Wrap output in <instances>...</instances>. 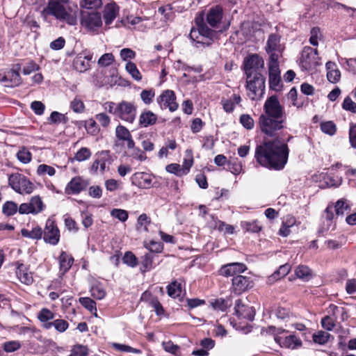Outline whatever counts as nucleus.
<instances>
[{"label":"nucleus","instance_id":"obj_1","mask_svg":"<svg viewBox=\"0 0 356 356\" xmlns=\"http://www.w3.org/2000/svg\"><path fill=\"white\" fill-rule=\"evenodd\" d=\"M288 157V145L277 138L264 142L257 146L255 151V158L260 165L277 170L284 167Z\"/></svg>","mask_w":356,"mask_h":356},{"label":"nucleus","instance_id":"obj_2","mask_svg":"<svg viewBox=\"0 0 356 356\" xmlns=\"http://www.w3.org/2000/svg\"><path fill=\"white\" fill-rule=\"evenodd\" d=\"M264 113L259 118L261 131L270 137H276L284 127L285 112L275 95L268 97L264 105Z\"/></svg>","mask_w":356,"mask_h":356},{"label":"nucleus","instance_id":"obj_3","mask_svg":"<svg viewBox=\"0 0 356 356\" xmlns=\"http://www.w3.org/2000/svg\"><path fill=\"white\" fill-rule=\"evenodd\" d=\"M42 13L47 15H53L58 19L65 21L70 25L76 24V17L68 13L63 4L56 0H50Z\"/></svg>","mask_w":356,"mask_h":356},{"label":"nucleus","instance_id":"obj_4","mask_svg":"<svg viewBox=\"0 0 356 356\" xmlns=\"http://www.w3.org/2000/svg\"><path fill=\"white\" fill-rule=\"evenodd\" d=\"M196 24L198 28L192 29L189 34L191 40L197 43L209 45L218 38V33L209 29L203 22H199L197 19Z\"/></svg>","mask_w":356,"mask_h":356},{"label":"nucleus","instance_id":"obj_5","mask_svg":"<svg viewBox=\"0 0 356 356\" xmlns=\"http://www.w3.org/2000/svg\"><path fill=\"white\" fill-rule=\"evenodd\" d=\"M246 88L249 90L248 96L251 99L261 98L265 90V78L261 73L247 76Z\"/></svg>","mask_w":356,"mask_h":356},{"label":"nucleus","instance_id":"obj_6","mask_svg":"<svg viewBox=\"0 0 356 356\" xmlns=\"http://www.w3.org/2000/svg\"><path fill=\"white\" fill-rule=\"evenodd\" d=\"M8 184L12 188L20 194H30L33 191V184L23 175L15 173L10 175Z\"/></svg>","mask_w":356,"mask_h":356},{"label":"nucleus","instance_id":"obj_7","mask_svg":"<svg viewBox=\"0 0 356 356\" xmlns=\"http://www.w3.org/2000/svg\"><path fill=\"white\" fill-rule=\"evenodd\" d=\"M300 64L302 67L307 71L316 69L320 65V58L317 49L305 47L302 51Z\"/></svg>","mask_w":356,"mask_h":356},{"label":"nucleus","instance_id":"obj_8","mask_svg":"<svg viewBox=\"0 0 356 356\" xmlns=\"http://www.w3.org/2000/svg\"><path fill=\"white\" fill-rule=\"evenodd\" d=\"M264 61L258 54H253L247 56L243 61V70L245 75H254L256 73H261L264 68Z\"/></svg>","mask_w":356,"mask_h":356},{"label":"nucleus","instance_id":"obj_9","mask_svg":"<svg viewBox=\"0 0 356 356\" xmlns=\"http://www.w3.org/2000/svg\"><path fill=\"white\" fill-rule=\"evenodd\" d=\"M328 309V312L330 315L326 316L322 318L321 325L324 329L330 331L335 325V320L334 318L337 319L340 314L341 319L344 320L345 317L347 316V314L344 308L339 307L334 305H330Z\"/></svg>","mask_w":356,"mask_h":356},{"label":"nucleus","instance_id":"obj_10","mask_svg":"<svg viewBox=\"0 0 356 356\" xmlns=\"http://www.w3.org/2000/svg\"><path fill=\"white\" fill-rule=\"evenodd\" d=\"M136 115V106L131 102L122 101L117 104V117L122 120L132 123Z\"/></svg>","mask_w":356,"mask_h":356},{"label":"nucleus","instance_id":"obj_11","mask_svg":"<svg viewBox=\"0 0 356 356\" xmlns=\"http://www.w3.org/2000/svg\"><path fill=\"white\" fill-rule=\"evenodd\" d=\"M44 204L40 196L35 195L31 198L29 203L21 204L19 207L20 214H38L44 209Z\"/></svg>","mask_w":356,"mask_h":356},{"label":"nucleus","instance_id":"obj_12","mask_svg":"<svg viewBox=\"0 0 356 356\" xmlns=\"http://www.w3.org/2000/svg\"><path fill=\"white\" fill-rule=\"evenodd\" d=\"M44 240L45 242L56 245L59 241L60 232L54 220L48 219L44 231Z\"/></svg>","mask_w":356,"mask_h":356},{"label":"nucleus","instance_id":"obj_13","mask_svg":"<svg viewBox=\"0 0 356 356\" xmlns=\"http://www.w3.org/2000/svg\"><path fill=\"white\" fill-rule=\"evenodd\" d=\"M157 102L162 109L168 108L171 112H173L178 108L176 96L172 90H164L158 97Z\"/></svg>","mask_w":356,"mask_h":356},{"label":"nucleus","instance_id":"obj_14","mask_svg":"<svg viewBox=\"0 0 356 356\" xmlns=\"http://www.w3.org/2000/svg\"><path fill=\"white\" fill-rule=\"evenodd\" d=\"M81 24L88 31H95L102 26V21L100 13H91L82 15Z\"/></svg>","mask_w":356,"mask_h":356},{"label":"nucleus","instance_id":"obj_15","mask_svg":"<svg viewBox=\"0 0 356 356\" xmlns=\"http://www.w3.org/2000/svg\"><path fill=\"white\" fill-rule=\"evenodd\" d=\"M275 341L282 348L295 349L302 346V341L297 335H274Z\"/></svg>","mask_w":356,"mask_h":356},{"label":"nucleus","instance_id":"obj_16","mask_svg":"<svg viewBox=\"0 0 356 356\" xmlns=\"http://www.w3.org/2000/svg\"><path fill=\"white\" fill-rule=\"evenodd\" d=\"M88 185L87 181L80 177H75L66 186L65 193L67 195L78 194L84 190Z\"/></svg>","mask_w":356,"mask_h":356},{"label":"nucleus","instance_id":"obj_17","mask_svg":"<svg viewBox=\"0 0 356 356\" xmlns=\"http://www.w3.org/2000/svg\"><path fill=\"white\" fill-rule=\"evenodd\" d=\"M246 270L247 267L243 263H230L222 266L220 273L225 277L234 276V277Z\"/></svg>","mask_w":356,"mask_h":356},{"label":"nucleus","instance_id":"obj_18","mask_svg":"<svg viewBox=\"0 0 356 356\" xmlns=\"http://www.w3.org/2000/svg\"><path fill=\"white\" fill-rule=\"evenodd\" d=\"M234 312L238 317L249 320H252L255 315L253 307L243 304L240 299L235 302Z\"/></svg>","mask_w":356,"mask_h":356},{"label":"nucleus","instance_id":"obj_19","mask_svg":"<svg viewBox=\"0 0 356 356\" xmlns=\"http://www.w3.org/2000/svg\"><path fill=\"white\" fill-rule=\"evenodd\" d=\"M223 16L222 7L216 6L209 9L207 15V23L213 28H218Z\"/></svg>","mask_w":356,"mask_h":356},{"label":"nucleus","instance_id":"obj_20","mask_svg":"<svg viewBox=\"0 0 356 356\" xmlns=\"http://www.w3.org/2000/svg\"><path fill=\"white\" fill-rule=\"evenodd\" d=\"M251 284L252 282L250 278L243 275H238L232 279L233 289L237 294H241L246 291L249 287H251Z\"/></svg>","mask_w":356,"mask_h":356},{"label":"nucleus","instance_id":"obj_21","mask_svg":"<svg viewBox=\"0 0 356 356\" xmlns=\"http://www.w3.org/2000/svg\"><path fill=\"white\" fill-rule=\"evenodd\" d=\"M119 12V7L115 2L106 4L103 10L105 24L108 25L115 19Z\"/></svg>","mask_w":356,"mask_h":356},{"label":"nucleus","instance_id":"obj_22","mask_svg":"<svg viewBox=\"0 0 356 356\" xmlns=\"http://www.w3.org/2000/svg\"><path fill=\"white\" fill-rule=\"evenodd\" d=\"M16 274L19 280L26 285H30L33 282L32 273L29 270L28 267L22 263H17Z\"/></svg>","mask_w":356,"mask_h":356},{"label":"nucleus","instance_id":"obj_23","mask_svg":"<svg viewBox=\"0 0 356 356\" xmlns=\"http://www.w3.org/2000/svg\"><path fill=\"white\" fill-rule=\"evenodd\" d=\"M115 136L120 140L127 142V147L133 149L135 145L129 131L122 125H118L115 129Z\"/></svg>","mask_w":356,"mask_h":356},{"label":"nucleus","instance_id":"obj_24","mask_svg":"<svg viewBox=\"0 0 356 356\" xmlns=\"http://www.w3.org/2000/svg\"><path fill=\"white\" fill-rule=\"evenodd\" d=\"M268 72L270 88L275 91L280 90L282 84L280 69H275V67H273L272 69H268Z\"/></svg>","mask_w":356,"mask_h":356},{"label":"nucleus","instance_id":"obj_25","mask_svg":"<svg viewBox=\"0 0 356 356\" xmlns=\"http://www.w3.org/2000/svg\"><path fill=\"white\" fill-rule=\"evenodd\" d=\"M91 58V56H76L73 60V66L74 69L80 72L86 71L90 67L89 61Z\"/></svg>","mask_w":356,"mask_h":356},{"label":"nucleus","instance_id":"obj_26","mask_svg":"<svg viewBox=\"0 0 356 356\" xmlns=\"http://www.w3.org/2000/svg\"><path fill=\"white\" fill-rule=\"evenodd\" d=\"M241 101L240 95L234 94L230 99H223L221 101L223 109L227 113L232 112L235 104H238Z\"/></svg>","mask_w":356,"mask_h":356},{"label":"nucleus","instance_id":"obj_27","mask_svg":"<svg viewBox=\"0 0 356 356\" xmlns=\"http://www.w3.org/2000/svg\"><path fill=\"white\" fill-rule=\"evenodd\" d=\"M280 42V37L278 35L274 33L270 34L266 47V51H281Z\"/></svg>","mask_w":356,"mask_h":356},{"label":"nucleus","instance_id":"obj_28","mask_svg":"<svg viewBox=\"0 0 356 356\" xmlns=\"http://www.w3.org/2000/svg\"><path fill=\"white\" fill-rule=\"evenodd\" d=\"M73 258L65 252H63L59 257L60 268L63 273H65L73 264Z\"/></svg>","mask_w":356,"mask_h":356},{"label":"nucleus","instance_id":"obj_29","mask_svg":"<svg viewBox=\"0 0 356 356\" xmlns=\"http://www.w3.org/2000/svg\"><path fill=\"white\" fill-rule=\"evenodd\" d=\"M157 120V116L152 111L143 112L140 116V123L144 127L154 124Z\"/></svg>","mask_w":356,"mask_h":356},{"label":"nucleus","instance_id":"obj_30","mask_svg":"<svg viewBox=\"0 0 356 356\" xmlns=\"http://www.w3.org/2000/svg\"><path fill=\"white\" fill-rule=\"evenodd\" d=\"M68 323L63 319H56L54 320L53 322L44 324V327L49 329L51 327H54L56 330L59 332H65L68 327Z\"/></svg>","mask_w":356,"mask_h":356},{"label":"nucleus","instance_id":"obj_31","mask_svg":"<svg viewBox=\"0 0 356 356\" xmlns=\"http://www.w3.org/2000/svg\"><path fill=\"white\" fill-rule=\"evenodd\" d=\"M19 69L20 67H18L17 70H12L5 75L3 79L6 81L10 79V86H16L21 83V77L17 71Z\"/></svg>","mask_w":356,"mask_h":356},{"label":"nucleus","instance_id":"obj_32","mask_svg":"<svg viewBox=\"0 0 356 356\" xmlns=\"http://www.w3.org/2000/svg\"><path fill=\"white\" fill-rule=\"evenodd\" d=\"M21 233L23 236L32 239H40L42 236V230L40 227H35L31 231L22 229Z\"/></svg>","mask_w":356,"mask_h":356},{"label":"nucleus","instance_id":"obj_33","mask_svg":"<svg viewBox=\"0 0 356 356\" xmlns=\"http://www.w3.org/2000/svg\"><path fill=\"white\" fill-rule=\"evenodd\" d=\"M168 295L173 298L179 297L181 292V285L177 281L171 282L167 287Z\"/></svg>","mask_w":356,"mask_h":356},{"label":"nucleus","instance_id":"obj_34","mask_svg":"<svg viewBox=\"0 0 356 356\" xmlns=\"http://www.w3.org/2000/svg\"><path fill=\"white\" fill-rule=\"evenodd\" d=\"M193 165V152L191 149H187L186 151V156L183 161L182 165H181V168H182L184 173L186 175L188 172L190 168Z\"/></svg>","mask_w":356,"mask_h":356},{"label":"nucleus","instance_id":"obj_35","mask_svg":"<svg viewBox=\"0 0 356 356\" xmlns=\"http://www.w3.org/2000/svg\"><path fill=\"white\" fill-rule=\"evenodd\" d=\"M102 0H79V5L85 9H98L102 7Z\"/></svg>","mask_w":356,"mask_h":356},{"label":"nucleus","instance_id":"obj_36","mask_svg":"<svg viewBox=\"0 0 356 356\" xmlns=\"http://www.w3.org/2000/svg\"><path fill=\"white\" fill-rule=\"evenodd\" d=\"M158 13L163 16V20L166 22L172 21L175 17V13L170 5L161 6L158 9Z\"/></svg>","mask_w":356,"mask_h":356},{"label":"nucleus","instance_id":"obj_37","mask_svg":"<svg viewBox=\"0 0 356 356\" xmlns=\"http://www.w3.org/2000/svg\"><path fill=\"white\" fill-rule=\"evenodd\" d=\"M154 255L152 252L145 254L142 257V272L149 271L152 268Z\"/></svg>","mask_w":356,"mask_h":356},{"label":"nucleus","instance_id":"obj_38","mask_svg":"<svg viewBox=\"0 0 356 356\" xmlns=\"http://www.w3.org/2000/svg\"><path fill=\"white\" fill-rule=\"evenodd\" d=\"M122 261L125 264L131 268L136 267L138 264L137 257L131 251H127L124 253Z\"/></svg>","mask_w":356,"mask_h":356},{"label":"nucleus","instance_id":"obj_39","mask_svg":"<svg viewBox=\"0 0 356 356\" xmlns=\"http://www.w3.org/2000/svg\"><path fill=\"white\" fill-rule=\"evenodd\" d=\"M114 60L115 58L113 54L106 53L99 58L97 64L99 67H106L111 65Z\"/></svg>","mask_w":356,"mask_h":356},{"label":"nucleus","instance_id":"obj_40","mask_svg":"<svg viewBox=\"0 0 356 356\" xmlns=\"http://www.w3.org/2000/svg\"><path fill=\"white\" fill-rule=\"evenodd\" d=\"M296 276L302 280H308L311 277V270L308 266L300 265L295 270Z\"/></svg>","mask_w":356,"mask_h":356},{"label":"nucleus","instance_id":"obj_41","mask_svg":"<svg viewBox=\"0 0 356 356\" xmlns=\"http://www.w3.org/2000/svg\"><path fill=\"white\" fill-rule=\"evenodd\" d=\"M17 210L19 211L17 204L12 201L5 202L2 208L3 213L7 216L14 215L17 213Z\"/></svg>","mask_w":356,"mask_h":356},{"label":"nucleus","instance_id":"obj_42","mask_svg":"<svg viewBox=\"0 0 356 356\" xmlns=\"http://www.w3.org/2000/svg\"><path fill=\"white\" fill-rule=\"evenodd\" d=\"M321 131L330 136H333L337 131V127L332 121L324 122L321 124Z\"/></svg>","mask_w":356,"mask_h":356},{"label":"nucleus","instance_id":"obj_43","mask_svg":"<svg viewBox=\"0 0 356 356\" xmlns=\"http://www.w3.org/2000/svg\"><path fill=\"white\" fill-rule=\"evenodd\" d=\"M126 70L131 75L133 79L136 81L141 80L142 76L134 63L128 62L126 65Z\"/></svg>","mask_w":356,"mask_h":356},{"label":"nucleus","instance_id":"obj_44","mask_svg":"<svg viewBox=\"0 0 356 356\" xmlns=\"http://www.w3.org/2000/svg\"><path fill=\"white\" fill-rule=\"evenodd\" d=\"M54 313L47 308H42L38 314V318L44 324L49 323L48 321L53 319Z\"/></svg>","mask_w":356,"mask_h":356},{"label":"nucleus","instance_id":"obj_45","mask_svg":"<svg viewBox=\"0 0 356 356\" xmlns=\"http://www.w3.org/2000/svg\"><path fill=\"white\" fill-rule=\"evenodd\" d=\"M291 270V266L288 264L282 265L279 269L275 272L271 277L274 280H279L281 277H285Z\"/></svg>","mask_w":356,"mask_h":356},{"label":"nucleus","instance_id":"obj_46","mask_svg":"<svg viewBox=\"0 0 356 356\" xmlns=\"http://www.w3.org/2000/svg\"><path fill=\"white\" fill-rule=\"evenodd\" d=\"M111 346L113 348H115V350L120 351V352L133 353L135 354H140L141 353L140 350L132 348L127 345L120 344V343H113Z\"/></svg>","mask_w":356,"mask_h":356},{"label":"nucleus","instance_id":"obj_47","mask_svg":"<svg viewBox=\"0 0 356 356\" xmlns=\"http://www.w3.org/2000/svg\"><path fill=\"white\" fill-rule=\"evenodd\" d=\"M49 121L51 123L58 124V123H63L65 124L67 122V118L57 111H54L51 113Z\"/></svg>","mask_w":356,"mask_h":356},{"label":"nucleus","instance_id":"obj_48","mask_svg":"<svg viewBox=\"0 0 356 356\" xmlns=\"http://www.w3.org/2000/svg\"><path fill=\"white\" fill-rule=\"evenodd\" d=\"M70 107L73 110L74 112L77 113H81L85 110V106L83 101L78 98L75 97L70 103Z\"/></svg>","mask_w":356,"mask_h":356},{"label":"nucleus","instance_id":"obj_49","mask_svg":"<svg viewBox=\"0 0 356 356\" xmlns=\"http://www.w3.org/2000/svg\"><path fill=\"white\" fill-rule=\"evenodd\" d=\"M91 296L97 299L101 300L104 298L106 292L99 284L93 285L90 289Z\"/></svg>","mask_w":356,"mask_h":356},{"label":"nucleus","instance_id":"obj_50","mask_svg":"<svg viewBox=\"0 0 356 356\" xmlns=\"http://www.w3.org/2000/svg\"><path fill=\"white\" fill-rule=\"evenodd\" d=\"M280 51H267V53L270 55L268 69H272L273 67H275V69H279L278 60L280 58Z\"/></svg>","mask_w":356,"mask_h":356},{"label":"nucleus","instance_id":"obj_51","mask_svg":"<svg viewBox=\"0 0 356 356\" xmlns=\"http://www.w3.org/2000/svg\"><path fill=\"white\" fill-rule=\"evenodd\" d=\"M111 215L121 222H125L129 216L128 212L126 210L120 209H113L111 211Z\"/></svg>","mask_w":356,"mask_h":356},{"label":"nucleus","instance_id":"obj_52","mask_svg":"<svg viewBox=\"0 0 356 356\" xmlns=\"http://www.w3.org/2000/svg\"><path fill=\"white\" fill-rule=\"evenodd\" d=\"M79 302L91 312L97 311L96 302L90 298H80Z\"/></svg>","mask_w":356,"mask_h":356},{"label":"nucleus","instance_id":"obj_53","mask_svg":"<svg viewBox=\"0 0 356 356\" xmlns=\"http://www.w3.org/2000/svg\"><path fill=\"white\" fill-rule=\"evenodd\" d=\"M91 156L90 150L87 147H81L75 154L74 159L78 161L87 160Z\"/></svg>","mask_w":356,"mask_h":356},{"label":"nucleus","instance_id":"obj_54","mask_svg":"<svg viewBox=\"0 0 356 356\" xmlns=\"http://www.w3.org/2000/svg\"><path fill=\"white\" fill-rule=\"evenodd\" d=\"M88 348L85 346L76 345L74 346L68 356H87Z\"/></svg>","mask_w":356,"mask_h":356},{"label":"nucleus","instance_id":"obj_55","mask_svg":"<svg viewBox=\"0 0 356 356\" xmlns=\"http://www.w3.org/2000/svg\"><path fill=\"white\" fill-rule=\"evenodd\" d=\"M17 159L23 163H28L31 160V154L26 149L23 147L17 154Z\"/></svg>","mask_w":356,"mask_h":356},{"label":"nucleus","instance_id":"obj_56","mask_svg":"<svg viewBox=\"0 0 356 356\" xmlns=\"http://www.w3.org/2000/svg\"><path fill=\"white\" fill-rule=\"evenodd\" d=\"M37 173L40 175L47 174L49 176H53L56 173L54 168L45 164H41L38 167Z\"/></svg>","mask_w":356,"mask_h":356},{"label":"nucleus","instance_id":"obj_57","mask_svg":"<svg viewBox=\"0 0 356 356\" xmlns=\"http://www.w3.org/2000/svg\"><path fill=\"white\" fill-rule=\"evenodd\" d=\"M242 227L248 232H258L261 229V227L259 225L258 222H244Z\"/></svg>","mask_w":356,"mask_h":356},{"label":"nucleus","instance_id":"obj_58","mask_svg":"<svg viewBox=\"0 0 356 356\" xmlns=\"http://www.w3.org/2000/svg\"><path fill=\"white\" fill-rule=\"evenodd\" d=\"M21 347L18 341H10L3 343V350L7 353H13Z\"/></svg>","mask_w":356,"mask_h":356},{"label":"nucleus","instance_id":"obj_59","mask_svg":"<svg viewBox=\"0 0 356 356\" xmlns=\"http://www.w3.org/2000/svg\"><path fill=\"white\" fill-rule=\"evenodd\" d=\"M342 108L348 111L356 113V103L350 97H346L342 103Z\"/></svg>","mask_w":356,"mask_h":356},{"label":"nucleus","instance_id":"obj_60","mask_svg":"<svg viewBox=\"0 0 356 356\" xmlns=\"http://www.w3.org/2000/svg\"><path fill=\"white\" fill-rule=\"evenodd\" d=\"M288 98L292 101L293 106L298 108L302 106L303 102L298 101L297 90L295 88L290 90L288 93Z\"/></svg>","mask_w":356,"mask_h":356},{"label":"nucleus","instance_id":"obj_61","mask_svg":"<svg viewBox=\"0 0 356 356\" xmlns=\"http://www.w3.org/2000/svg\"><path fill=\"white\" fill-rule=\"evenodd\" d=\"M165 170L167 172L173 173L177 176H182L183 175H185L182 168H181V165L177 163H171L165 167Z\"/></svg>","mask_w":356,"mask_h":356},{"label":"nucleus","instance_id":"obj_62","mask_svg":"<svg viewBox=\"0 0 356 356\" xmlns=\"http://www.w3.org/2000/svg\"><path fill=\"white\" fill-rule=\"evenodd\" d=\"M337 216H343L345 211L348 209V204L343 200H338L334 206Z\"/></svg>","mask_w":356,"mask_h":356},{"label":"nucleus","instance_id":"obj_63","mask_svg":"<svg viewBox=\"0 0 356 356\" xmlns=\"http://www.w3.org/2000/svg\"><path fill=\"white\" fill-rule=\"evenodd\" d=\"M149 304L154 309L158 316L163 314L164 309L163 306L156 298H152Z\"/></svg>","mask_w":356,"mask_h":356},{"label":"nucleus","instance_id":"obj_64","mask_svg":"<svg viewBox=\"0 0 356 356\" xmlns=\"http://www.w3.org/2000/svg\"><path fill=\"white\" fill-rule=\"evenodd\" d=\"M154 97L153 90H143L140 93V97L145 104H149Z\"/></svg>","mask_w":356,"mask_h":356}]
</instances>
